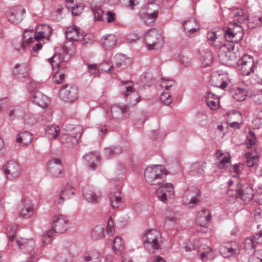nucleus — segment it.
<instances>
[{
	"label": "nucleus",
	"instance_id": "obj_53",
	"mask_svg": "<svg viewBox=\"0 0 262 262\" xmlns=\"http://www.w3.org/2000/svg\"><path fill=\"white\" fill-rule=\"evenodd\" d=\"M256 143V137L253 133L249 132L247 135V147L251 148Z\"/></svg>",
	"mask_w": 262,
	"mask_h": 262
},
{
	"label": "nucleus",
	"instance_id": "obj_33",
	"mask_svg": "<svg viewBox=\"0 0 262 262\" xmlns=\"http://www.w3.org/2000/svg\"><path fill=\"white\" fill-rule=\"evenodd\" d=\"M158 16V12L157 10H154L153 12H147L144 15L143 17L144 23L149 26H152L155 23Z\"/></svg>",
	"mask_w": 262,
	"mask_h": 262
},
{
	"label": "nucleus",
	"instance_id": "obj_43",
	"mask_svg": "<svg viewBox=\"0 0 262 262\" xmlns=\"http://www.w3.org/2000/svg\"><path fill=\"white\" fill-rule=\"evenodd\" d=\"M256 247L255 243L252 237L247 238L244 242V248L246 251L253 252Z\"/></svg>",
	"mask_w": 262,
	"mask_h": 262
},
{
	"label": "nucleus",
	"instance_id": "obj_62",
	"mask_svg": "<svg viewBox=\"0 0 262 262\" xmlns=\"http://www.w3.org/2000/svg\"><path fill=\"white\" fill-rule=\"evenodd\" d=\"M250 21L255 25L256 26H259L262 24V16H254L249 18Z\"/></svg>",
	"mask_w": 262,
	"mask_h": 262
},
{
	"label": "nucleus",
	"instance_id": "obj_30",
	"mask_svg": "<svg viewBox=\"0 0 262 262\" xmlns=\"http://www.w3.org/2000/svg\"><path fill=\"white\" fill-rule=\"evenodd\" d=\"M220 251L224 257H227L234 254L236 253V249L231 244H225L221 246Z\"/></svg>",
	"mask_w": 262,
	"mask_h": 262
},
{
	"label": "nucleus",
	"instance_id": "obj_36",
	"mask_svg": "<svg viewBox=\"0 0 262 262\" xmlns=\"http://www.w3.org/2000/svg\"><path fill=\"white\" fill-rule=\"evenodd\" d=\"M92 237L94 239H98L104 236V227L102 225L96 226L91 233Z\"/></svg>",
	"mask_w": 262,
	"mask_h": 262
},
{
	"label": "nucleus",
	"instance_id": "obj_35",
	"mask_svg": "<svg viewBox=\"0 0 262 262\" xmlns=\"http://www.w3.org/2000/svg\"><path fill=\"white\" fill-rule=\"evenodd\" d=\"M226 117L227 122L242 121V120L241 113L234 110L228 112L226 114Z\"/></svg>",
	"mask_w": 262,
	"mask_h": 262
},
{
	"label": "nucleus",
	"instance_id": "obj_26",
	"mask_svg": "<svg viewBox=\"0 0 262 262\" xmlns=\"http://www.w3.org/2000/svg\"><path fill=\"white\" fill-rule=\"evenodd\" d=\"M101 42L105 49L111 50L117 45V39L114 35L107 34L101 38Z\"/></svg>",
	"mask_w": 262,
	"mask_h": 262
},
{
	"label": "nucleus",
	"instance_id": "obj_45",
	"mask_svg": "<svg viewBox=\"0 0 262 262\" xmlns=\"http://www.w3.org/2000/svg\"><path fill=\"white\" fill-rule=\"evenodd\" d=\"M234 97H244L249 96V92L247 90L244 88L237 87L234 89Z\"/></svg>",
	"mask_w": 262,
	"mask_h": 262
},
{
	"label": "nucleus",
	"instance_id": "obj_4",
	"mask_svg": "<svg viewBox=\"0 0 262 262\" xmlns=\"http://www.w3.org/2000/svg\"><path fill=\"white\" fill-rule=\"evenodd\" d=\"M234 44L232 42H227L223 47L220 49L219 57L223 62L227 64L231 65L235 62L237 57L233 52Z\"/></svg>",
	"mask_w": 262,
	"mask_h": 262
},
{
	"label": "nucleus",
	"instance_id": "obj_58",
	"mask_svg": "<svg viewBox=\"0 0 262 262\" xmlns=\"http://www.w3.org/2000/svg\"><path fill=\"white\" fill-rule=\"evenodd\" d=\"M125 57L122 54H117L115 56L116 66L118 68L121 67L123 65H125L124 59Z\"/></svg>",
	"mask_w": 262,
	"mask_h": 262
},
{
	"label": "nucleus",
	"instance_id": "obj_13",
	"mask_svg": "<svg viewBox=\"0 0 262 262\" xmlns=\"http://www.w3.org/2000/svg\"><path fill=\"white\" fill-rule=\"evenodd\" d=\"M207 39L210 45L219 48L220 49L224 46L225 39L219 31H208L207 33Z\"/></svg>",
	"mask_w": 262,
	"mask_h": 262
},
{
	"label": "nucleus",
	"instance_id": "obj_48",
	"mask_svg": "<svg viewBox=\"0 0 262 262\" xmlns=\"http://www.w3.org/2000/svg\"><path fill=\"white\" fill-rule=\"evenodd\" d=\"M220 99H206V102L210 109L215 110L220 107Z\"/></svg>",
	"mask_w": 262,
	"mask_h": 262
},
{
	"label": "nucleus",
	"instance_id": "obj_17",
	"mask_svg": "<svg viewBox=\"0 0 262 262\" xmlns=\"http://www.w3.org/2000/svg\"><path fill=\"white\" fill-rule=\"evenodd\" d=\"M68 221L62 215L55 216L53 220L52 226L53 232L63 233L67 230Z\"/></svg>",
	"mask_w": 262,
	"mask_h": 262
},
{
	"label": "nucleus",
	"instance_id": "obj_56",
	"mask_svg": "<svg viewBox=\"0 0 262 262\" xmlns=\"http://www.w3.org/2000/svg\"><path fill=\"white\" fill-rule=\"evenodd\" d=\"M94 17L96 20L100 21L102 19L103 11L100 8L97 7L93 9Z\"/></svg>",
	"mask_w": 262,
	"mask_h": 262
},
{
	"label": "nucleus",
	"instance_id": "obj_23",
	"mask_svg": "<svg viewBox=\"0 0 262 262\" xmlns=\"http://www.w3.org/2000/svg\"><path fill=\"white\" fill-rule=\"evenodd\" d=\"M19 216L27 219L33 215L34 208L32 204L29 202L24 201L19 208Z\"/></svg>",
	"mask_w": 262,
	"mask_h": 262
},
{
	"label": "nucleus",
	"instance_id": "obj_54",
	"mask_svg": "<svg viewBox=\"0 0 262 262\" xmlns=\"http://www.w3.org/2000/svg\"><path fill=\"white\" fill-rule=\"evenodd\" d=\"M64 78V74L59 71L56 73L54 76V82L56 84L61 83L63 82Z\"/></svg>",
	"mask_w": 262,
	"mask_h": 262
},
{
	"label": "nucleus",
	"instance_id": "obj_1",
	"mask_svg": "<svg viewBox=\"0 0 262 262\" xmlns=\"http://www.w3.org/2000/svg\"><path fill=\"white\" fill-rule=\"evenodd\" d=\"M227 194L233 199H241L245 202L250 201L253 196L252 188L247 184L241 185L236 177L229 181Z\"/></svg>",
	"mask_w": 262,
	"mask_h": 262
},
{
	"label": "nucleus",
	"instance_id": "obj_31",
	"mask_svg": "<svg viewBox=\"0 0 262 262\" xmlns=\"http://www.w3.org/2000/svg\"><path fill=\"white\" fill-rule=\"evenodd\" d=\"M123 84L121 85L122 93L125 96H128L133 94L135 96L137 95L136 92L135 91L133 88V83L130 81H125L122 82Z\"/></svg>",
	"mask_w": 262,
	"mask_h": 262
},
{
	"label": "nucleus",
	"instance_id": "obj_61",
	"mask_svg": "<svg viewBox=\"0 0 262 262\" xmlns=\"http://www.w3.org/2000/svg\"><path fill=\"white\" fill-rule=\"evenodd\" d=\"M106 231L107 234L110 235H112L115 232V229L114 226V222L112 221V219L110 218L108 221L107 225Z\"/></svg>",
	"mask_w": 262,
	"mask_h": 262
},
{
	"label": "nucleus",
	"instance_id": "obj_27",
	"mask_svg": "<svg viewBox=\"0 0 262 262\" xmlns=\"http://www.w3.org/2000/svg\"><path fill=\"white\" fill-rule=\"evenodd\" d=\"M83 196L88 202L96 203L98 202L100 194H96L91 188L86 187L83 190Z\"/></svg>",
	"mask_w": 262,
	"mask_h": 262
},
{
	"label": "nucleus",
	"instance_id": "obj_59",
	"mask_svg": "<svg viewBox=\"0 0 262 262\" xmlns=\"http://www.w3.org/2000/svg\"><path fill=\"white\" fill-rule=\"evenodd\" d=\"M89 72L91 74L97 75L99 72V69L96 64H87Z\"/></svg>",
	"mask_w": 262,
	"mask_h": 262
},
{
	"label": "nucleus",
	"instance_id": "obj_40",
	"mask_svg": "<svg viewBox=\"0 0 262 262\" xmlns=\"http://www.w3.org/2000/svg\"><path fill=\"white\" fill-rule=\"evenodd\" d=\"M28 71V68L27 63L16 64L14 66L13 73L14 75H22L23 77H25L27 75Z\"/></svg>",
	"mask_w": 262,
	"mask_h": 262
},
{
	"label": "nucleus",
	"instance_id": "obj_57",
	"mask_svg": "<svg viewBox=\"0 0 262 262\" xmlns=\"http://www.w3.org/2000/svg\"><path fill=\"white\" fill-rule=\"evenodd\" d=\"M49 99H33V103L42 108L48 106Z\"/></svg>",
	"mask_w": 262,
	"mask_h": 262
},
{
	"label": "nucleus",
	"instance_id": "obj_64",
	"mask_svg": "<svg viewBox=\"0 0 262 262\" xmlns=\"http://www.w3.org/2000/svg\"><path fill=\"white\" fill-rule=\"evenodd\" d=\"M252 237L254 239L256 245V244H262V230L260 231L258 234Z\"/></svg>",
	"mask_w": 262,
	"mask_h": 262
},
{
	"label": "nucleus",
	"instance_id": "obj_63",
	"mask_svg": "<svg viewBox=\"0 0 262 262\" xmlns=\"http://www.w3.org/2000/svg\"><path fill=\"white\" fill-rule=\"evenodd\" d=\"M116 14L110 11H107L106 13V18L107 22L111 23L115 20Z\"/></svg>",
	"mask_w": 262,
	"mask_h": 262
},
{
	"label": "nucleus",
	"instance_id": "obj_10",
	"mask_svg": "<svg viewBox=\"0 0 262 262\" xmlns=\"http://www.w3.org/2000/svg\"><path fill=\"white\" fill-rule=\"evenodd\" d=\"M4 172L7 179L13 180L18 178L21 173L19 165L16 162H8L4 168Z\"/></svg>",
	"mask_w": 262,
	"mask_h": 262
},
{
	"label": "nucleus",
	"instance_id": "obj_5",
	"mask_svg": "<svg viewBox=\"0 0 262 262\" xmlns=\"http://www.w3.org/2000/svg\"><path fill=\"white\" fill-rule=\"evenodd\" d=\"M234 27L233 28H228L225 32H224L223 37L225 39L224 43L227 42H237L243 38V29L238 23L233 21Z\"/></svg>",
	"mask_w": 262,
	"mask_h": 262
},
{
	"label": "nucleus",
	"instance_id": "obj_28",
	"mask_svg": "<svg viewBox=\"0 0 262 262\" xmlns=\"http://www.w3.org/2000/svg\"><path fill=\"white\" fill-rule=\"evenodd\" d=\"M32 140V135L27 131L20 132L16 137L17 142L22 146H27L30 144Z\"/></svg>",
	"mask_w": 262,
	"mask_h": 262
},
{
	"label": "nucleus",
	"instance_id": "obj_29",
	"mask_svg": "<svg viewBox=\"0 0 262 262\" xmlns=\"http://www.w3.org/2000/svg\"><path fill=\"white\" fill-rule=\"evenodd\" d=\"M83 158L91 170H94L96 167V163L98 162L99 155L96 152H91L85 154Z\"/></svg>",
	"mask_w": 262,
	"mask_h": 262
},
{
	"label": "nucleus",
	"instance_id": "obj_16",
	"mask_svg": "<svg viewBox=\"0 0 262 262\" xmlns=\"http://www.w3.org/2000/svg\"><path fill=\"white\" fill-rule=\"evenodd\" d=\"M52 29L48 25L41 24L38 25L36 29L34 34L35 40L40 41L43 39H48L51 33Z\"/></svg>",
	"mask_w": 262,
	"mask_h": 262
},
{
	"label": "nucleus",
	"instance_id": "obj_34",
	"mask_svg": "<svg viewBox=\"0 0 262 262\" xmlns=\"http://www.w3.org/2000/svg\"><path fill=\"white\" fill-rule=\"evenodd\" d=\"M84 262H100V253L97 251H90L83 257Z\"/></svg>",
	"mask_w": 262,
	"mask_h": 262
},
{
	"label": "nucleus",
	"instance_id": "obj_9",
	"mask_svg": "<svg viewBox=\"0 0 262 262\" xmlns=\"http://www.w3.org/2000/svg\"><path fill=\"white\" fill-rule=\"evenodd\" d=\"M83 133V128L81 126L77 125L73 127L67 135H62L61 140L62 142L69 143L72 144L78 143Z\"/></svg>",
	"mask_w": 262,
	"mask_h": 262
},
{
	"label": "nucleus",
	"instance_id": "obj_20",
	"mask_svg": "<svg viewBox=\"0 0 262 262\" xmlns=\"http://www.w3.org/2000/svg\"><path fill=\"white\" fill-rule=\"evenodd\" d=\"M184 31L187 36H190L192 34L200 29V26L196 20L190 17L182 23Z\"/></svg>",
	"mask_w": 262,
	"mask_h": 262
},
{
	"label": "nucleus",
	"instance_id": "obj_46",
	"mask_svg": "<svg viewBox=\"0 0 262 262\" xmlns=\"http://www.w3.org/2000/svg\"><path fill=\"white\" fill-rule=\"evenodd\" d=\"M127 111V107L126 105H120L119 107H113L112 108L111 112L113 116L119 119H122V117L119 116L118 113H125Z\"/></svg>",
	"mask_w": 262,
	"mask_h": 262
},
{
	"label": "nucleus",
	"instance_id": "obj_7",
	"mask_svg": "<svg viewBox=\"0 0 262 262\" xmlns=\"http://www.w3.org/2000/svg\"><path fill=\"white\" fill-rule=\"evenodd\" d=\"M160 185L157 190L158 197L163 203H168L174 198V187L170 183Z\"/></svg>",
	"mask_w": 262,
	"mask_h": 262
},
{
	"label": "nucleus",
	"instance_id": "obj_51",
	"mask_svg": "<svg viewBox=\"0 0 262 262\" xmlns=\"http://www.w3.org/2000/svg\"><path fill=\"white\" fill-rule=\"evenodd\" d=\"M70 8L72 10V12L74 15H79L82 11L84 6L82 3H80L79 5L77 6H72L71 5H69Z\"/></svg>",
	"mask_w": 262,
	"mask_h": 262
},
{
	"label": "nucleus",
	"instance_id": "obj_50",
	"mask_svg": "<svg viewBox=\"0 0 262 262\" xmlns=\"http://www.w3.org/2000/svg\"><path fill=\"white\" fill-rule=\"evenodd\" d=\"M165 220L166 222H175L177 221L175 213L170 210L166 211L164 214Z\"/></svg>",
	"mask_w": 262,
	"mask_h": 262
},
{
	"label": "nucleus",
	"instance_id": "obj_32",
	"mask_svg": "<svg viewBox=\"0 0 262 262\" xmlns=\"http://www.w3.org/2000/svg\"><path fill=\"white\" fill-rule=\"evenodd\" d=\"M199 252L202 260H205L206 257L212 258V250L206 245H202L199 247Z\"/></svg>",
	"mask_w": 262,
	"mask_h": 262
},
{
	"label": "nucleus",
	"instance_id": "obj_44",
	"mask_svg": "<svg viewBox=\"0 0 262 262\" xmlns=\"http://www.w3.org/2000/svg\"><path fill=\"white\" fill-rule=\"evenodd\" d=\"M206 167V163L203 162H196L191 166L192 171L196 173H201Z\"/></svg>",
	"mask_w": 262,
	"mask_h": 262
},
{
	"label": "nucleus",
	"instance_id": "obj_37",
	"mask_svg": "<svg viewBox=\"0 0 262 262\" xmlns=\"http://www.w3.org/2000/svg\"><path fill=\"white\" fill-rule=\"evenodd\" d=\"M59 132V127L58 126H49L46 129V135L50 139H55L58 136Z\"/></svg>",
	"mask_w": 262,
	"mask_h": 262
},
{
	"label": "nucleus",
	"instance_id": "obj_8",
	"mask_svg": "<svg viewBox=\"0 0 262 262\" xmlns=\"http://www.w3.org/2000/svg\"><path fill=\"white\" fill-rule=\"evenodd\" d=\"M253 58L250 55L244 56L240 60L238 70L242 75L247 76L254 72Z\"/></svg>",
	"mask_w": 262,
	"mask_h": 262
},
{
	"label": "nucleus",
	"instance_id": "obj_2",
	"mask_svg": "<svg viewBox=\"0 0 262 262\" xmlns=\"http://www.w3.org/2000/svg\"><path fill=\"white\" fill-rule=\"evenodd\" d=\"M166 175V169L161 165L148 166L144 171L145 179L151 185H161V181L164 179Z\"/></svg>",
	"mask_w": 262,
	"mask_h": 262
},
{
	"label": "nucleus",
	"instance_id": "obj_3",
	"mask_svg": "<svg viewBox=\"0 0 262 262\" xmlns=\"http://www.w3.org/2000/svg\"><path fill=\"white\" fill-rule=\"evenodd\" d=\"M143 239L144 247L153 250L160 249L163 243L161 232L155 229H151L146 232Z\"/></svg>",
	"mask_w": 262,
	"mask_h": 262
},
{
	"label": "nucleus",
	"instance_id": "obj_14",
	"mask_svg": "<svg viewBox=\"0 0 262 262\" xmlns=\"http://www.w3.org/2000/svg\"><path fill=\"white\" fill-rule=\"evenodd\" d=\"M48 171L54 177H59L62 174L63 166L61 160L57 158L51 159L48 163Z\"/></svg>",
	"mask_w": 262,
	"mask_h": 262
},
{
	"label": "nucleus",
	"instance_id": "obj_49",
	"mask_svg": "<svg viewBox=\"0 0 262 262\" xmlns=\"http://www.w3.org/2000/svg\"><path fill=\"white\" fill-rule=\"evenodd\" d=\"M180 62L185 67H189L191 64V58L188 54H183L180 56Z\"/></svg>",
	"mask_w": 262,
	"mask_h": 262
},
{
	"label": "nucleus",
	"instance_id": "obj_6",
	"mask_svg": "<svg viewBox=\"0 0 262 262\" xmlns=\"http://www.w3.org/2000/svg\"><path fill=\"white\" fill-rule=\"evenodd\" d=\"M145 41L147 48L149 50H153L158 45H160L163 39L159 31L155 29H151L147 32L145 36Z\"/></svg>",
	"mask_w": 262,
	"mask_h": 262
},
{
	"label": "nucleus",
	"instance_id": "obj_19",
	"mask_svg": "<svg viewBox=\"0 0 262 262\" xmlns=\"http://www.w3.org/2000/svg\"><path fill=\"white\" fill-rule=\"evenodd\" d=\"M216 165L220 169L227 168L231 164L230 157L228 154L223 152L221 150L216 152Z\"/></svg>",
	"mask_w": 262,
	"mask_h": 262
},
{
	"label": "nucleus",
	"instance_id": "obj_12",
	"mask_svg": "<svg viewBox=\"0 0 262 262\" xmlns=\"http://www.w3.org/2000/svg\"><path fill=\"white\" fill-rule=\"evenodd\" d=\"M210 82L211 84L214 87L222 90L226 88L228 84L227 75L224 74H220L217 72L212 74Z\"/></svg>",
	"mask_w": 262,
	"mask_h": 262
},
{
	"label": "nucleus",
	"instance_id": "obj_15",
	"mask_svg": "<svg viewBox=\"0 0 262 262\" xmlns=\"http://www.w3.org/2000/svg\"><path fill=\"white\" fill-rule=\"evenodd\" d=\"M70 59V56L63 49L62 53H55L48 59L53 69L59 68L63 62H67Z\"/></svg>",
	"mask_w": 262,
	"mask_h": 262
},
{
	"label": "nucleus",
	"instance_id": "obj_41",
	"mask_svg": "<svg viewBox=\"0 0 262 262\" xmlns=\"http://www.w3.org/2000/svg\"><path fill=\"white\" fill-rule=\"evenodd\" d=\"M201 61L202 66L204 67L209 66L212 62L213 56L211 52L208 51L204 53L202 56Z\"/></svg>",
	"mask_w": 262,
	"mask_h": 262
},
{
	"label": "nucleus",
	"instance_id": "obj_47",
	"mask_svg": "<svg viewBox=\"0 0 262 262\" xmlns=\"http://www.w3.org/2000/svg\"><path fill=\"white\" fill-rule=\"evenodd\" d=\"M121 198L119 195H112L110 201L113 209H116L121 205Z\"/></svg>",
	"mask_w": 262,
	"mask_h": 262
},
{
	"label": "nucleus",
	"instance_id": "obj_21",
	"mask_svg": "<svg viewBox=\"0 0 262 262\" xmlns=\"http://www.w3.org/2000/svg\"><path fill=\"white\" fill-rule=\"evenodd\" d=\"M78 89L76 86L68 84L63 85L59 90V96L61 98H72L77 97Z\"/></svg>",
	"mask_w": 262,
	"mask_h": 262
},
{
	"label": "nucleus",
	"instance_id": "obj_18",
	"mask_svg": "<svg viewBox=\"0 0 262 262\" xmlns=\"http://www.w3.org/2000/svg\"><path fill=\"white\" fill-rule=\"evenodd\" d=\"M34 32L32 30H26L23 34L22 41L19 44L15 45V49L19 51L24 50L29 45L32 43L35 40Z\"/></svg>",
	"mask_w": 262,
	"mask_h": 262
},
{
	"label": "nucleus",
	"instance_id": "obj_24",
	"mask_svg": "<svg viewBox=\"0 0 262 262\" xmlns=\"http://www.w3.org/2000/svg\"><path fill=\"white\" fill-rule=\"evenodd\" d=\"M211 216L210 212L207 209H203L198 213L196 222L202 227H206L209 224Z\"/></svg>",
	"mask_w": 262,
	"mask_h": 262
},
{
	"label": "nucleus",
	"instance_id": "obj_22",
	"mask_svg": "<svg viewBox=\"0 0 262 262\" xmlns=\"http://www.w3.org/2000/svg\"><path fill=\"white\" fill-rule=\"evenodd\" d=\"M75 189L70 186H66L60 192L57 202L59 205H62L64 201L71 199L75 194Z\"/></svg>",
	"mask_w": 262,
	"mask_h": 262
},
{
	"label": "nucleus",
	"instance_id": "obj_39",
	"mask_svg": "<svg viewBox=\"0 0 262 262\" xmlns=\"http://www.w3.org/2000/svg\"><path fill=\"white\" fill-rule=\"evenodd\" d=\"M247 165L249 167L255 165L258 161V157L256 153L248 152L245 155Z\"/></svg>",
	"mask_w": 262,
	"mask_h": 262
},
{
	"label": "nucleus",
	"instance_id": "obj_38",
	"mask_svg": "<svg viewBox=\"0 0 262 262\" xmlns=\"http://www.w3.org/2000/svg\"><path fill=\"white\" fill-rule=\"evenodd\" d=\"M113 247L117 254H121L124 249V241L121 237L117 236L114 239Z\"/></svg>",
	"mask_w": 262,
	"mask_h": 262
},
{
	"label": "nucleus",
	"instance_id": "obj_25",
	"mask_svg": "<svg viewBox=\"0 0 262 262\" xmlns=\"http://www.w3.org/2000/svg\"><path fill=\"white\" fill-rule=\"evenodd\" d=\"M82 35L80 32L78 28L75 26L68 27L66 30V37L68 39L77 41L82 37Z\"/></svg>",
	"mask_w": 262,
	"mask_h": 262
},
{
	"label": "nucleus",
	"instance_id": "obj_60",
	"mask_svg": "<svg viewBox=\"0 0 262 262\" xmlns=\"http://www.w3.org/2000/svg\"><path fill=\"white\" fill-rule=\"evenodd\" d=\"M52 230H49L42 237V242L44 246L48 245L52 241Z\"/></svg>",
	"mask_w": 262,
	"mask_h": 262
},
{
	"label": "nucleus",
	"instance_id": "obj_55",
	"mask_svg": "<svg viewBox=\"0 0 262 262\" xmlns=\"http://www.w3.org/2000/svg\"><path fill=\"white\" fill-rule=\"evenodd\" d=\"M7 230L9 241L12 242L15 237L16 228L15 227H9L7 228Z\"/></svg>",
	"mask_w": 262,
	"mask_h": 262
},
{
	"label": "nucleus",
	"instance_id": "obj_42",
	"mask_svg": "<svg viewBox=\"0 0 262 262\" xmlns=\"http://www.w3.org/2000/svg\"><path fill=\"white\" fill-rule=\"evenodd\" d=\"M177 84V82L175 80L169 79V78H162L161 79L160 85L162 88L165 89L166 90H168L170 88L175 86Z\"/></svg>",
	"mask_w": 262,
	"mask_h": 262
},
{
	"label": "nucleus",
	"instance_id": "obj_52",
	"mask_svg": "<svg viewBox=\"0 0 262 262\" xmlns=\"http://www.w3.org/2000/svg\"><path fill=\"white\" fill-rule=\"evenodd\" d=\"M113 68V65L111 62L109 61H104L102 62L99 65V69L103 71L108 72Z\"/></svg>",
	"mask_w": 262,
	"mask_h": 262
},
{
	"label": "nucleus",
	"instance_id": "obj_11",
	"mask_svg": "<svg viewBox=\"0 0 262 262\" xmlns=\"http://www.w3.org/2000/svg\"><path fill=\"white\" fill-rule=\"evenodd\" d=\"M25 13V9L22 6H14L7 12L8 19L12 23L18 24L23 19Z\"/></svg>",
	"mask_w": 262,
	"mask_h": 262
}]
</instances>
